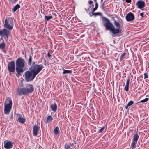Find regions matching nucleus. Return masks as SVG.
Wrapping results in <instances>:
<instances>
[{"label":"nucleus","mask_w":149,"mask_h":149,"mask_svg":"<svg viewBox=\"0 0 149 149\" xmlns=\"http://www.w3.org/2000/svg\"><path fill=\"white\" fill-rule=\"evenodd\" d=\"M129 106H128V105H127L125 107V108L126 109H127L128 108V107Z\"/></svg>","instance_id":"37998d69"},{"label":"nucleus","mask_w":149,"mask_h":149,"mask_svg":"<svg viewBox=\"0 0 149 149\" xmlns=\"http://www.w3.org/2000/svg\"><path fill=\"white\" fill-rule=\"evenodd\" d=\"M125 19L127 21L130 22L135 19L134 14L131 12H130L127 14L125 17Z\"/></svg>","instance_id":"1a4fd4ad"},{"label":"nucleus","mask_w":149,"mask_h":149,"mask_svg":"<svg viewBox=\"0 0 149 149\" xmlns=\"http://www.w3.org/2000/svg\"><path fill=\"white\" fill-rule=\"evenodd\" d=\"M129 85H125V86L124 87V89L126 92H127L129 90Z\"/></svg>","instance_id":"c756f323"},{"label":"nucleus","mask_w":149,"mask_h":149,"mask_svg":"<svg viewBox=\"0 0 149 149\" xmlns=\"http://www.w3.org/2000/svg\"><path fill=\"white\" fill-rule=\"evenodd\" d=\"M130 81V79L129 77H128L127 80L126 85H128L129 86Z\"/></svg>","instance_id":"473e14b6"},{"label":"nucleus","mask_w":149,"mask_h":149,"mask_svg":"<svg viewBox=\"0 0 149 149\" xmlns=\"http://www.w3.org/2000/svg\"><path fill=\"white\" fill-rule=\"evenodd\" d=\"M144 79H146V78H148V74L147 73H145L144 74Z\"/></svg>","instance_id":"72a5a7b5"},{"label":"nucleus","mask_w":149,"mask_h":149,"mask_svg":"<svg viewBox=\"0 0 149 149\" xmlns=\"http://www.w3.org/2000/svg\"><path fill=\"white\" fill-rule=\"evenodd\" d=\"M97 8H96V7H95L91 11V13H93V12H94L96 10H97Z\"/></svg>","instance_id":"c9c22d12"},{"label":"nucleus","mask_w":149,"mask_h":149,"mask_svg":"<svg viewBox=\"0 0 149 149\" xmlns=\"http://www.w3.org/2000/svg\"><path fill=\"white\" fill-rule=\"evenodd\" d=\"M46 62V60H45V59H44V62Z\"/></svg>","instance_id":"c03bdc74"},{"label":"nucleus","mask_w":149,"mask_h":149,"mask_svg":"<svg viewBox=\"0 0 149 149\" xmlns=\"http://www.w3.org/2000/svg\"><path fill=\"white\" fill-rule=\"evenodd\" d=\"M95 1V7L97 8H98V3L97 1V0H94Z\"/></svg>","instance_id":"2f4dec72"},{"label":"nucleus","mask_w":149,"mask_h":149,"mask_svg":"<svg viewBox=\"0 0 149 149\" xmlns=\"http://www.w3.org/2000/svg\"><path fill=\"white\" fill-rule=\"evenodd\" d=\"M25 62L24 59L22 57L18 58L16 61V70L17 73L16 74V75L19 77L21 73L23 72L24 70L23 68L25 66Z\"/></svg>","instance_id":"f03ea898"},{"label":"nucleus","mask_w":149,"mask_h":149,"mask_svg":"<svg viewBox=\"0 0 149 149\" xmlns=\"http://www.w3.org/2000/svg\"><path fill=\"white\" fill-rule=\"evenodd\" d=\"M12 105V100L11 98L8 97L4 103V113L5 114H9L11 109Z\"/></svg>","instance_id":"20e7f679"},{"label":"nucleus","mask_w":149,"mask_h":149,"mask_svg":"<svg viewBox=\"0 0 149 149\" xmlns=\"http://www.w3.org/2000/svg\"><path fill=\"white\" fill-rule=\"evenodd\" d=\"M17 115L18 118L17 119H16V120L22 124L24 123L26 120L25 119L23 118L21 115L17 114Z\"/></svg>","instance_id":"ddd939ff"},{"label":"nucleus","mask_w":149,"mask_h":149,"mask_svg":"<svg viewBox=\"0 0 149 149\" xmlns=\"http://www.w3.org/2000/svg\"><path fill=\"white\" fill-rule=\"evenodd\" d=\"M13 117V115L12 114L10 117V118H12Z\"/></svg>","instance_id":"a18cd8bd"},{"label":"nucleus","mask_w":149,"mask_h":149,"mask_svg":"<svg viewBox=\"0 0 149 149\" xmlns=\"http://www.w3.org/2000/svg\"><path fill=\"white\" fill-rule=\"evenodd\" d=\"M53 18V17L52 16H45V20L48 21H49L50 19H52Z\"/></svg>","instance_id":"393cba45"},{"label":"nucleus","mask_w":149,"mask_h":149,"mask_svg":"<svg viewBox=\"0 0 149 149\" xmlns=\"http://www.w3.org/2000/svg\"><path fill=\"white\" fill-rule=\"evenodd\" d=\"M17 0H13V1H15V2H16V1H17Z\"/></svg>","instance_id":"49530a36"},{"label":"nucleus","mask_w":149,"mask_h":149,"mask_svg":"<svg viewBox=\"0 0 149 149\" xmlns=\"http://www.w3.org/2000/svg\"><path fill=\"white\" fill-rule=\"evenodd\" d=\"M111 16H113V17H114L115 18H117L119 20V22H120V23L121 24H123V22L122 19L120 17H118L117 15L115 14H113L111 15Z\"/></svg>","instance_id":"412c9836"},{"label":"nucleus","mask_w":149,"mask_h":149,"mask_svg":"<svg viewBox=\"0 0 149 149\" xmlns=\"http://www.w3.org/2000/svg\"><path fill=\"white\" fill-rule=\"evenodd\" d=\"M47 56H48V57H49V58H50L51 56V55L50 54L49 52H48L47 53Z\"/></svg>","instance_id":"58836bf2"},{"label":"nucleus","mask_w":149,"mask_h":149,"mask_svg":"<svg viewBox=\"0 0 149 149\" xmlns=\"http://www.w3.org/2000/svg\"><path fill=\"white\" fill-rule=\"evenodd\" d=\"M127 54V53L126 52H124L121 55L120 60V61H122L123 59Z\"/></svg>","instance_id":"a878e982"},{"label":"nucleus","mask_w":149,"mask_h":149,"mask_svg":"<svg viewBox=\"0 0 149 149\" xmlns=\"http://www.w3.org/2000/svg\"><path fill=\"white\" fill-rule=\"evenodd\" d=\"M148 67H149V62L148 63Z\"/></svg>","instance_id":"de8ad7c7"},{"label":"nucleus","mask_w":149,"mask_h":149,"mask_svg":"<svg viewBox=\"0 0 149 149\" xmlns=\"http://www.w3.org/2000/svg\"><path fill=\"white\" fill-rule=\"evenodd\" d=\"M92 15H91L90 13H89V14L90 16L91 17L92 15H95V16H97V15H100L101 13L100 12H97V13H94L93 12V13H92Z\"/></svg>","instance_id":"bb28decb"},{"label":"nucleus","mask_w":149,"mask_h":149,"mask_svg":"<svg viewBox=\"0 0 149 149\" xmlns=\"http://www.w3.org/2000/svg\"><path fill=\"white\" fill-rule=\"evenodd\" d=\"M31 71H26L24 74V78L25 80L27 82L31 81L35 78L36 75Z\"/></svg>","instance_id":"0eeeda50"},{"label":"nucleus","mask_w":149,"mask_h":149,"mask_svg":"<svg viewBox=\"0 0 149 149\" xmlns=\"http://www.w3.org/2000/svg\"><path fill=\"white\" fill-rule=\"evenodd\" d=\"M40 128V127L37 125H35L33 126V135L34 136H37Z\"/></svg>","instance_id":"4468645a"},{"label":"nucleus","mask_w":149,"mask_h":149,"mask_svg":"<svg viewBox=\"0 0 149 149\" xmlns=\"http://www.w3.org/2000/svg\"><path fill=\"white\" fill-rule=\"evenodd\" d=\"M63 74H66V73H71L72 72V70H66L64 69H63Z\"/></svg>","instance_id":"cd10ccee"},{"label":"nucleus","mask_w":149,"mask_h":149,"mask_svg":"<svg viewBox=\"0 0 149 149\" xmlns=\"http://www.w3.org/2000/svg\"><path fill=\"white\" fill-rule=\"evenodd\" d=\"M15 65L14 61H11L9 62L8 64V69L9 71L11 72L15 71Z\"/></svg>","instance_id":"6e6552de"},{"label":"nucleus","mask_w":149,"mask_h":149,"mask_svg":"<svg viewBox=\"0 0 149 149\" xmlns=\"http://www.w3.org/2000/svg\"><path fill=\"white\" fill-rule=\"evenodd\" d=\"M5 46V44L3 39L2 38L0 39V48L4 49Z\"/></svg>","instance_id":"dca6fc26"},{"label":"nucleus","mask_w":149,"mask_h":149,"mask_svg":"<svg viewBox=\"0 0 149 149\" xmlns=\"http://www.w3.org/2000/svg\"><path fill=\"white\" fill-rule=\"evenodd\" d=\"M139 138V136L137 134H136L133 136V138L132 141L135 142H137L138 139Z\"/></svg>","instance_id":"aec40b11"},{"label":"nucleus","mask_w":149,"mask_h":149,"mask_svg":"<svg viewBox=\"0 0 149 149\" xmlns=\"http://www.w3.org/2000/svg\"><path fill=\"white\" fill-rule=\"evenodd\" d=\"M103 20H104L106 22L104 23V25L105 26L107 30H110L113 34H118L119 33L121 32V30L120 28V22H119V20H118L117 21L115 19V17H111L113 19L114 21L113 23L115 26L117 27L116 28L115 27L113 24L111 23L110 21L108 18L102 16Z\"/></svg>","instance_id":"f257e3e1"},{"label":"nucleus","mask_w":149,"mask_h":149,"mask_svg":"<svg viewBox=\"0 0 149 149\" xmlns=\"http://www.w3.org/2000/svg\"><path fill=\"white\" fill-rule=\"evenodd\" d=\"M53 132L55 135H58L59 133V127L58 126L56 127L54 129Z\"/></svg>","instance_id":"6ab92c4d"},{"label":"nucleus","mask_w":149,"mask_h":149,"mask_svg":"<svg viewBox=\"0 0 149 149\" xmlns=\"http://www.w3.org/2000/svg\"><path fill=\"white\" fill-rule=\"evenodd\" d=\"M85 10H86V11H87V10L86 9H85Z\"/></svg>","instance_id":"09e8293b"},{"label":"nucleus","mask_w":149,"mask_h":149,"mask_svg":"<svg viewBox=\"0 0 149 149\" xmlns=\"http://www.w3.org/2000/svg\"><path fill=\"white\" fill-rule=\"evenodd\" d=\"M125 1L127 3H130L131 2V0H126Z\"/></svg>","instance_id":"ea45409f"},{"label":"nucleus","mask_w":149,"mask_h":149,"mask_svg":"<svg viewBox=\"0 0 149 149\" xmlns=\"http://www.w3.org/2000/svg\"><path fill=\"white\" fill-rule=\"evenodd\" d=\"M34 90V87L33 85L27 84L26 86L22 88H18L17 91L19 95H28L33 92Z\"/></svg>","instance_id":"7ed1b4c3"},{"label":"nucleus","mask_w":149,"mask_h":149,"mask_svg":"<svg viewBox=\"0 0 149 149\" xmlns=\"http://www.w3.org/2000/svg\"><path fill=\"white\" fill-rule=\"evenodd\" d=\"M3 52L5 53V54H7V52H6V50H5V49H3Z\"/></svg>","instance_id":"79ce46f5"},{"label":"nucleus","mask_w":149,"mask_h":149,"mask_svg":"<svg viewBox=\"0 0 149 149\" xmlns=\"http://www.w3.org/2000/svg\"><path fill=\"white\" fill-rule=\"evenodd\" d=\"M149 98H146L143 100H141L139 102V103H145L147 102Z\"/></svg>","instance_id":"c85d7f7f"},{"label":"nucleus","mask_w":149,"mask_h":149,"mask_svg":"<svg viewBox=\"0 0 149 149\" xmlns=\"http://www.w3.org/2000/svg\"><path fill=\"white\" fill-rule=\"evenodd\" d=\"M20 7V5L19 4H17L12 9V11L15 12L16 10L19 8Z\"/></svg>","instance_id":"4be33fe9"},{"label":"nucleus","mask_w":149,"mask_h":149,"mask_svg":"<svg viewBox=\"0 0 149 149\" xmlns=\"http://www.w3.org/2000/svg\"><path fill=\"white\" fill-rule=\"evenodd\" d=\"M50 108L54 112H56L57 109V106L56 103H55L51 105Z\"/></svg>","instance_id":"f3484780"},{"label":"nucleus","mask_w":149,"mask_h":149,"mask_svg":"<svg viewBox=\"0 0 149 149\" xmlns=\"http://www.w3.org/2000/svg\"><path fill=\"white\" fill-rule=\"evenodd\" d=\"M4 148L6 149H11L13 147L12 143L11 141H8L6 142L4 141Z\"/></svg>","instance_id":"9b49d317"},{"label":"nucleus","mask_w":149,"mask_h":149,"mask_svg":"<svg viewBox=\"0 0 149 149\" xmlns=\"http://www.w3.org/2000/svg\"><path fill=\"white\" fill-rule=\"evenodd\" d=\"M136 5L138 6V8L140 9L143 8L145 6V2L142 0H140L137 1Z\"/></svg>","instance_id":"f8f14e48"},{"label":"nucleus","mask_w":149,"mask_h":149,"mask_svg":"<svg viewBox=\"0 0 149 149\" xmlns=\"http://www.w3.org/2000/svg\"><path fill=\"white\" fill-rule=\"evenodd\" d=\"M0 35L2 37L6 36L7 38L9 36V31L6 29H4L3 30H0Z\"/></svg>","instance_id":"9d476101"},{"label":"nucleus","mask_w":149,"mask_h":149,"mask_svg":"<svg viewBox=\"0 0 149 149\" xmlns=\"http://www.w3.org/2000/svg\"><path fill=\"white\" fill-rule=\"evenodd\" d=\"M143 15H144V14L143 13H140V15L142 17H143Z\"/></svg>","instance_id":"a19ab883"},{"label":"nucleus","mask_w":149,"mask_h":149,"mask_svg":"<svg viewBox=\"0 0 149 149\" xmlns=\"http://www.w3.org/2000/svg\"><path fill=\"white\" fill-rule=\"evenodd\" d=\"M137 143V142H135L132 141L131 144V147L132 149H134L136 147V144Z\"/></svg>","instance_id":"b1692460"},{"label":"nucleus","mask_w":149,"mask_h":149,"mask_svg":"<svg viewBox=\"0 0 149 149\" xmlns=\"http://www.w3.org/2000/svg\"><path fill=\"white\" fill-rule=\"evenodd\" d=\"M32 57L30 55L29 58L28 60V64L29 65H31L32 64Z\"/></svg>","instance_id":"5701e85b"},{"label":"nucleus","mask_w":149,"mask_h":149,"mask_svg":"<svg viewBox=\"0 0 149 149\" xmlns=\"http://www.w3.org/2000/svg\"><path fill=\"white\" fill-rule=\"evenodd\" d=\"M44 66L42 65L35 64V63H33L31 68L29 70L36 76L44 68Z\"/></svg>","instance_id":"39448f33"},{"label":"nucleus","mask_w":149,"mask_h":149,"mask_svg":"<svg viewBox=\"0 0 149 149\" xmlns=\"http://www.w3.org/2000/svg\"><path fill=\"white\" fill-rule=\"evenodd\" d=\"M104 129V127H102L99 130V131H98V132L101 133L102 132Z\"/></svg>","instance_id":"f704fd0d"},{"label":"nucleus","mask_w":149,"mask_h":149,"mask_svg":"<svg viewBox=\"0 0 149 149\" xmlns=\"http://www.w3.org/2000/svg\"><path fill=\"white\" fill-rule=\"evenodd\" d=\"M103 0H101V2L102 3L101 6H102V8H104L103 5H104L105 2H104V3H103Z\"/></svg>","instance_id":"e433bc0d"},{"label":"nucleus","mask_w":149,"mask_h":149,"mask_svg":"<svg viewBox=\"0 0 149 149\" xmlns=\"http://www.w3.org/2000/svg\"><path fill=\"white\" fill-rule=\"evenodd\" d=\"M74 144L73 143L71 144L70 143H66L64 145V148L65 149H72L71 147H73Z\"/></svg>","instance_id":"2eb2a0df"},{"label":"nucleus","mask_w":149,"mask_h":149,"mask_svg":"<svg viewBox=\"0 0 149 149\" xmlns=\"http://www.w3.org/2000/svg\"><path fill=\"white\" fill-rule=\"evenodd\" d=\"M53 119V118L51 116H49L45 120V122L47 124L48 123H49L51 122Z\"/></svg>","instance_id":"a211bd4d"},{"label":"nucleus","mask_w":149,"mask_h":149,"mask_svg":"<svg viewBox=\"0 0 149 149\" xmlns=\"http://www.w3.org/2000/svg\"><path fill=\"white\" fill-rule=\"evenodd\" d=\"M93 3V1L91 0H89L88 1V3L89 4H91Z\"/></svg>","instance_id":"4c0bfd02"},{"label":"nucleus","mask_w":149,"mask_h":149,"mask_svg":"<svg viewBox=\"0 0 149 149\" xmlns=\"http://www.w3.org/2000/svg\"><path fill=\"white\" fill-rule=\"evenodd\" d=\"M4 27L11 30L13 26V21L12 18H6L5 20L4 24Z\"/></svg>","instance_id":"423d86ee"},{"label":"nucleus","mask_w":149,"mask_h":149,"mask_svg":"<svg viewBox=\"0 0 149 149\" xmlns=\"http://www.w3.org/2000/svg\"><path fill=\"white\" fill-rule=\"evenodd\" d=\"M134 103L133 101L132 100H131L128 103L127 105L128 106H130L132 105Z\"/></svg>","instance_id":"7c9ffc66"}]
</instances>
